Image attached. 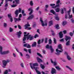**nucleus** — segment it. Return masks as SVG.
Returning a JSON list of instances; mask_svg holds the SVG:
<instances>
[{
    "mask_svg": "<svg viewBox=\"0 0 74 74\" xmlns=\"http://www.w3.org/2000/svg\"><path fill=\"white\" fill-rule=\"evenodd\" d=\"M50 12H51V13H52L54 15H56V12H55V11H54V10H50Z\"/></svg>",
    "mask_w": 74,
    "mask_h": 74,
    "instance_id": "obj_28",
    "label": "nucleus"
},
{
    "mask_svg": "<svg viewBox=\"0 0 74 74\" xmlns=\"http://www.w3.org/2000/svg\"><path fill=\"white\" fill-rule=\"evenodd\" d=\"M56 7H60V4H57L56 5Z\"/></svg>",
    "mask_w": 74,
    "mask_h": 74,
    "instance_id": "obj_53",
    "label": "nucleus"
},
{
    "mask_svg": "<svg viewBox=\"0 0 74 74\" xmlns=\"http://www.w3.org/2000/svg\"><path fill=\"white\" fill-rule=\"evenodd\" d=\"M28 10L29 11H30L31 10V11L30 12H29V15H31L33 13V9H32L31 8H30L29 9H28Z\"/></svg>",
    "mask_w": 74,
    "mask_h": 74,
    "instance_id": "obj_22",
    "label": "nucleus"
},
{
    "mask_svg": "<svg viewBox=\"0 0 74 74\" xmlns=\"http://www.w3.org/2000/svg\"><path fill=\"white\" fill-rule=\"evenodd\" d=\"M30 4L31 6H33V1H31L30 2Z\"/></svg>",
    "mask_w": 74,
    "mask_h": 74,
    "instance_id": "obj_39",
    "label": "nucleus"
},
{
    "mask_svg": "<svg viewBox=\"0 0 74 74\" xmlns=\"http://www.w3.org/2000/svg\"><path fill=\"white\" fill-rule=\"evenodd\" d=\"M20 66L22 68H24V65L23 64V63H21L20 64Z\"/></svg>",
    "mask_w": 74,
    "mask_h": 74,
    "instance_id": "obj_40",
    "label": "nucleus"
},
{
    "mask_svg": "<svg viewBox=\"0 0 74 74\" xmlns=\"http://www.w3.org/2000/svg\"><path fill=\"white\" fill-rule=\"evenodd\" d=\"M19 0H15L13 2V4H19Z\"/></svg>",
    "mask_w": 74,
    "mask_h": 74,
    "instance_id": "obj_13",
    "label": "nucleus"
},
{
    "mask_svg": "<svg viewBox=\"0 0 74 74\" xmlns=\"http://www.w3.org/2000/svg\"><path fill=\"white\" fill-rule=\"evenodd\" d=\"M8 3H7V2L6 1H5V5H4L5 7V8H7V7H8Z\"/></svg>",
    "mask_w": 74,
    "mask_h": 74,
    "instance_id": "obj_33",
    "label": "nucleus"
},
{
    "mask_svg": "<svg viewBox=\"0 0 74 74\" xmlns=\"http://www.w3.org/2000/svg\"><path fill=\"white\" fill-rule=\"evenodd\" d=\"M37 55L39 56H40L41 58H43V57L41 56V55L40 53H37Z\"/></svg>",
    "mask_w": 74,
    "mask_h": 74,
    "instance_id": "obj_35",
    "label": "nucleus"
},
{
    "mask_svg": "<svg viewBox=\"0 0 74 74\" xmlns=\"http://www.w3.org/2000/svg\"><path fill=\"white\" fill-rule=\"evenodd\" d=\"M65 54H66V55L67 59H68V60H70L71 59V57H70V56L68 54V53H67L66 52L65 53Z\"/></svg>",
    "mask_w": 74,
    "mask_h": 74,
    "instance_id": "obj_18",
    "label": "nucleus"
},
{
    "mask_svg": "<svg viewBox=\"0 0 74 74\" xmlns=\"http://www.w3.org/2000/svg\"><path fill=\"white\" fill-rule=\"evenodd\" d=\"M34 17V15L32 14L28 17L27 19L28 20H30V19H33Z\"/></svg>",
    "mask_w": 74,
    "mask_h": 74,
    "instance_id": "obj_16",
    "label": "nucleus"
},
{
    "mask_svg": "<svg viewBox=\"0 0 74 74\" xmlns=\"http://www.w3.org/2000/svg\"><path fill=\"white\" fill-rule=\"evenodd\" d=\"M51 32H52V35L53 36H56L55 33V32H54V31L53 30H51Z\"/></svg>",
    "mask_w": 74,
    "mask_h": 74,
    "instance_id": "obj_32",
    "label": "nucleus"
},
{
    "mask_svg": "<svg viewBox=\"0 0 74 74\" xmlns=\"http://www.w3.org/2000/svg\"><path fill=\"white\" fill-rule=\"evenodd\" d=\"M65 40H66V41H68V40H69V41H70V40H71V37L70 36H66L65 38Z\"/></svg>",
    "mask_w": 74,
    "mask_h": 74,
    "instance_id": "obj_14",
    "label": "nucleus"
},
{
    "mask_svg": "<svg viewBox=\"0 0 74 74\" xmlns=\"http://www.w3.org/2000/svg\"><path fill=\"white\" fill-rule=\"evenodd\" d=\"M67 24V22L65 21H64L62 22V25L63 26H64V25H66Z\"/></svg>",
    "mask_w": 74,
    "mask_h": 74,
    "instance_id": "obj_34",
    "label": "nucleus"
},
{
    "mask_svg": "<svg viewBox=\"0 0 74 74\" xmlns=\"http://www.w3.org/2000/svg\"><path fill=\"white\" fill-rule=\"evenodd\" d=\"M51 73L52 74L56 73V70H55V69L52 68Z\"/></svg>",
    "mask_w": 74,
    "mask_h": 74,
    "instance_id": "obj_17",
    "label": "nucleus"
},
{
    "mask_svg": "<svg viewBox=\"0 0 74 74\" xmlns=\"http://www.w3.org/2000/svg\"><path fill=\"white\" fill-rule=\"evenodd\" d=\"M56 11V12H59V11H60V9L59 8H57L56 9H55Z\"/></svg>",
    "mask_w": 74,
    "mask_h": 74,
    "instance_id": "obj_27",
    "label": "nucleus"
},
{
    "mask_svg": "<svg viewBox=\"0 0 74 74\" xmlns=\"http://www.w3.org/2000/svg\"><path fill=\"white\" fill-rule=\"evenodd\" d=\"M10 62V60H7L6 61L5 60H3L2 61V63H3V68H5L7 63H9Z\"/></svg>",
    "mask_w": 74,
    "mask_h": 74,
    "instance_id": "obj_4",
    "label": "nucleus"
},
{
    "mask_svg": "<svg viewBox=\"0 0 74 74\" xmlns=\"http://www.w3.org/2000/svg\"><path fill=\"white\" fill-rule=\"evenodd\" d=\"M72 12H73V14L74 15V7H73L72 9Z\"/></svg>",
    "mask_w": 74,
    "mask_h": 74,
    "instance_id": "obj_64",
    "label": "nucleus"
},
{
    "mask_svg": "<svg viewBox=\"0 0 74 74\" xmlns=\"http://www.w3.org/2000/svg\"><path fill=\"white\" fill-rule=\"evenodd\" d=\"M55 27H56V28L57 29H59V24H57L56 26H55Z\"/></svg>",
    "mask_w": 74,
    "mask_h": 74,
    "instance_id": "obj_37",
    "label": "nucleus"
},
{
    "mask_svg": "<svg viewBox=\"0 0 74 74\" xmlns=\"http://www.w3.org/2000/svg\"><path fill=\"white\" fill-rule=\"evenodd\" d=\"M0 53L1 55H6L10 53V51H7L3 52V47L0 45Z\"/></svg>",
    "mask_w": 74,
    "mask_h": 74,
    "instance_id": "obj_3",
    "label": "nucleus"
},
{
    "mask_svg": "<svg viewBox=\"0 0 74 74\" xmlns=\"http://www.w3.org/2000/svg\"><path fill=\"white\" fill-rule=\"evenodd\" d=\"M55 68L56 69L58 70V71H59L61 70V68L58 66H55Z\"/></svg>",
    "mask_w": 74,
    "mask_h": 74,
    "instance_id": "obj_25",
    "label": "nucleus"
},
{
    "mask_svg": "<svg viewBox=\"0 0 74 74\" xmlns=\"http://www.w3.org/2000/svg\"><path fill=\"white\" fill-rule=\"evenodd\" d=\"M52 25H53V22L52 21H51L49 22V26H52Z\"/></svg>",
    "mask_w": 74,
    "mask_h": 74,
    "instance_id": "obj_24",
    "label": "nucleus"
},
{
    "mask_svg": "<svg viewBox=\"0 0 74 74\" xmlns=\"http://www.w3.org/2000/svg\"><path fill=\"white\" fill-rule=\"evenodd\" d=\"M9 31L10 33H11L14 31V29L11 27H9Z\"/></svg>",
    "mask_w": 74,
    "mask_h": 74,
    "instance_id": "obj_26",
    "label": "nucleus"
},
{
    "mask_svg": "<svg viewBox=\"0 0 74 74\" xmlns=\"http://www.w3.org/2000/svg\"><path fill=\"white\" fill-rule=\"evenodd\" d=\"M25 29H27V30H31L32 29V28L31 27H29H29L30 26V25L29 24V23H27V24H26L25 25Z\"/></svg>",
    "mask_w": 74,
    "mask_h": 74,
    "instance_id": "obj_8",
    "label": "nucleus"
},
{
    "mask_svg": "<svg viewBox=\"0 0 74 74\" xmlns=\"http://www.w3.org/2000/svg\"><path fill=\"white\" fill-rule=\"evenodd\" d=\"M8 71L6 70L4 72V74H8Z\"/></svg>",
    "mask_w": 74,
    "mask_h": 74,
    "instance_id": "obj_43",
    "label": "nucleus"
},
{
    "mask_svg": "<svg viewBox=\"0 0 74 74\" xmlns=\"http://www.w3.org/2000/svg\"><path fill=\"white\" fill-rule=\"evenodd\" d=\"M29 34H30L29 33H28L27 35H24V36L23 38V43H24V44L26 43V42L25 41H26V40L27 38V40H29L30 41H32V40H33V38H34V36L31 35H29Z\"/></svg>",
    "mask_w": 74,
    "mask_h": 74,
    "instance_id": "obj_1",
    "label": "nucleus"
},
{
    "mask_svg": "<svg viewBox=\"0 0 74 74\" xmlns=\"http://www.w3.org/2000/svg\"><path fill=\"white\" fill-rule=\"evenodd\" d=\"M18 26L19 29H22V27H21L20 25H18Z\"/></svg>",
    "mask_w": 74,
    "mask_h": 74,
    "instance_id": "obj_59",
    "label": "nucleus"
},
{
    "mask_svg": "<svg viewBox=\"0 0 74 74\" xmlns=\"http://www.w3.org/2000/svg\"><path fill=\"white\" fill-rule=\"evenodd\" d=\"M21 11H22V9L21 8H19L18 10H16L15 12V14L16 15V17H17L19 14V13H21Z\"/></svg>",
    "mask_w": 74,
    "mask_h": 74,
    "instance_id": "obj_7",
    "label": "nucleus"
},
{
    "mask_svg": "<svg viewBox=\"0 0 74 74\" xmlns=\"http://www.w3.org/2000/svg\"><path fill=\"white\" fill-rule=\"evenodd\" d=\"M3 26H4V27H7V23H3Z\"/></svg>",
    "mask_w": 74,
    "mask_h": 74,
    "instance_id": "obj_45",
    "label": "nucleus"
},
{
    "mask_svg": "<svg viewBox=\"0 0 74 74\" xmlns=\"http://www.w3.org/2000/svg\"><path fill=\"white\" fill-rule=\"evenodd\" d=\"M8 17L9 18V19H10V18H12V16H11V14H8Z\"/></svg>",
    "mask_w": 74,
    "mask_h": 74,
    "instance_id": "obj_41",
    "label": "nucleus"
},
{
    "mask_svg": "<svg viewBox=\"0 0 74 74\" xmlns=\"http://www.w3.org/2000/svg\"><path fill=\"white\" fill-rule=\"evenodd\" d=\"M36 72L37 74H41V72H40L38 71H36Z\"/></svg>",
    "mask_w": 74,
    "mask_h": 74,
    "instance_id": "obj_56",
    "label": "nucleus"
},
{
    "mask_svg": "<svg viewBox=\"0 0 74 74\" xmlns=\"http://www.w3.org/2000/svg\"><path fill=\"white\" fill-rule=\"evenodd\" d=\"M37 60L38 62V63H41V62H43L42 60H41V59L39 58H38V57H37Z\"/></svg>",
    "mask_w": 74,
    "mask_h": 74,
    "instance_id": "obj_19",
    "label": "nucleus"
},
{
    "mask_svg": "<svg viewBox=\"0 0 74 74\" xmlns=\"http://www.w3.org/2000/svg\"><path fill=\"white\" fill-rule=\"evenodd\" d=\"M54 40V42L55 44H56V39L55 38H53Z\"/></svg>",
    "mask_w": 74,
    "mask_h": 74,
    "instance_id": "obj_50",
    "label": "nucleus"
},
{
    "mask_svg": "<svg viewBox=\"0 0 74 74\" xmlns=\"http://www.w3.org/2000/svg\"><path fill=\"white\" fill-rule=\"evenodd\" d=\"M71 12V9H70L69 11H68V14L69 15V19H71L73 18V15L70 14V12Z\"/></svg>",
    "mask_w": 74,
    "mask_h": 74,
    "instance_id": "obj_9",
    "label": "nucleus"
},
{
    "mask_svg": "<svg viewBox=\"0 0 74 74\" xmlns=\"http://www.w3.org/2000/svg\"><path fill=\"white\" fill-rule=\"evenodd\" d=\"M40 66L41 67V69H45V66H44V65L41 64H40Z\"/></svg>",
    "mask_w": 74,
    "mask_h": 74,
    "instance_id": "obj_29",
    "label": "nucleus"
},
{
    "mask_svg": "<svg viewBox=\"0 0 74 74\" xmlns=\"http://www.w3.org/2000/svg\"><path fill=\"white\" fill-rule=\"evenodd\" d=\"M37 45V43H36V42H34L33 44L32 45V47H36V45Z\"/></svg>",
    "mask_w": 74,
    "mask_h": 74,
    "instance_id": "obj_21",
    "label": "nucleus"
},
{
    "mask_svg": "<svg viewBox=\"0 0 74 74\" xmlns=\"http://www.w3.org/2000/svg\"><path fill=\"white\" fill-rule=\"evenodd\" d=\"M26 58L27 59H30V56L28 54H26Z\"/></svg>",
    "mask_w": 74,
    "mask_h": 74,
    "instance_id": "obj_36",
    "label": "nucleus"
},
{
    "mask_svg": "<svg viewBox=\"0 0 74 74\" xmlns=\"http://www.w3.org/2000/svg\"><path fill=\"white\" fill-rule=\"evenodd\" d=\"M46 48L47 49H50L51 51V53H53L54 51V49L52 48V46L51 45L49 46V45H47V46H46Z\"/></svg>",
    "mask_w": 74,
    "mask_h": 74,
    "instance_id": "obj_6",
    "label": "nucleus"
},
{
    "mask_svg": "<svg viewBox=\"0 0 74 74\" xmlns=\"http://www.w3.org/2000/svg\"><path fill=\"white\" fill-rule=\"evenodd\" d=\"M70 41L69 40L66 43V45L68 46L70 45Z\"/></svg>",
    "mask_w": 74,
    "mask_h": 74,
    "instance_id": "obj_38",
    "label": "nucleus"
},
{
    "mask_svg": "<svg viewBox=\"0 0 74 74\" xmlns=\"http://www.w3.org/2000/svg\"><path fill=\"white\" fill-rule=\"evenodd\" d=\"M15 49L16 50V51L17 52L20 53L21 56H23V54H22V53L21 52H19V50H18V49L17 48H15Z\"/></svg>",
    "mask_w": 74,
    "mask_h": 74,
    "instance_id": "obj_20",
    "label": "nucleus"
},
{
    "mask_svg": "<svg viewBox=\"0 0 74 74\" xmlns=\"http://www.w3.org/2000/svg\"><path fill=\"white\" fill-rule=\"evenodd\" d=\"M69 35H70L72 37V36H73V33L72 32H70L69 33Z\"/></svg>",
    "mask_w": 74,
    "mask_h": 74,
    "instance_id": "obj_62",
    "label": "nucleus"
},
{
    "mask_svg": "<svg viewBox=\"0 0 74 74\" xmlns=\"http://www.w3.org/2000/svg\"><path fill=\"white\" fill-rule=\"evenodd\" d=\"M12 0H5V1L6 2H8V1H10V2H12Z\"/></svg>",
    "mask_w": 74,
    "mask_h": 74,
    "instance_id": "obj_57",
    "label": "nucleus"
},
{
    "mask_svg": "<svg viewBox=\"0 0 74 74\" xmlns=\"http://www.w3.org/2000/svg\"><path fill=\"white\" fill-rule=\"evenodd\" d=\"M22 14H23V16H26V14L25 13V11H24V10H22Z\"/></svg>",
    "mask_w": 74,
    "mask_h": 74,
    "instance_id": "obj_30",
    "label": "nucleus"
},
{
    "mask_svg": "<svg viewBox=\"0 0 74 74\" xmlns=\"http://www.w3.org/2000/svg\"><path fill=\"white\" fill-rule=\"evenodd\" d=\"M32 49H29L28 50V51L29 53H32V52H31Z\"/></svg>",
    "mask_w": 74,
    "mask_h": 74,
    "instance_id": "obj_58",
    "label": "nucleus"
},
{
    "mask_svg": "<svg viewBox=\"0 0 74 74\" xmlns=\"http://www.w3.org/2000/svg\"><path fill=\"white\" fill-rule=\"evenodd\" d=\"M47 41H48V38H45V43H47Z\"/></svg>",
    "mask_w": 74,
    "mask_h": 74,
    "instance_id": "obj_54",
    "label": "nucleus"
},
{
    "mask_svg": "<svg viewBox=\"0 0 74 74\" xmlns=\"http://www.w3.org/2000/svg\"><path fill=\"white\" fill-rule=\"evenodd\" d=\"M33 66V67H34V66H38V64L37 63H35L32 64Z\"/></svg>",
    "mask_w": 74,
    "mask_h": 74,
    "instance_id": "obj_31",
    "label": "nucleus"
},
{
    "mask_svg": "<svg viewBox=\"0 0 74 74\" xmlns=\"http://www.w3.org/2000/svg\"><path fill=\"white\" fill-rule=\"evenodd\" d=\"M50 60L51 63L52 64H53L54 66H56V65H57V62H56V60L54 62H53V60H52V59H51Z\"/></svg>",
    "mask_w": 74,
    "mask_h": 74,
    "instance_id": "obj_12",
    "label": "nucleus"
},
{
    "mask_svg": "<svg viewBox=\"0 0 74 74\" xmlns=\"http://www.w3.org/2000/svg\"><path fill=\"white\" fill-rule=\"evenodd\" d=\"M60 38H62L63 37V34H62V32L61 31L59 33Z\"/></svg>",
    "mask_w": 74,
    "mask_h": 74,
    "instance_id": "obj_15",
    "label": "nucleus"
},
{
    "mask_svg": "<svg viewBox=\"0 0 74 74\" xmlns=\"http://www.w3.org/2000/svg\"><path fill=\"white\" fill-rule=\"evenodd\" d=\"M40 22H41V23H42V26H47V21H42V18H40Z\"/></svg>",
    "mask_w": 74,
    "mask_h": 74,
    "instance_id": "obj_5",
    "label": "nucleus"
},
{
    "mask_svg": "<svg viewBox=\"0 0 74 74\" xmlns=\"http://www.w3.org/2000/svg\"><path fill=\"white\" fill-rule=\"evenodd\" d=\"M60 0H58L56 2V4H59V3H60Z\"/></svg>",
    "mask_w": 74,
    "mask_h": 74,
    "instance_id": "obj_55",
    "label": "nucleus"
},
{
    "mask_svg": "<svg viewBox=\"0 0 74 74\" xmlns=\"http://www.w3.org/2000/svg\"><path fill=\"white\" fill-rule=\"evenodd\" d=\"M10 22H12L13 21V18L12 17V18H10Z\"/></svg>",
    "mask_w": 74,
    "mask_h": 74,
    "instance_id": "obj_61",
    "label": "nucleus"
},
{
    "mask_svg": "<svg viewBox=\"0 0 74 74\" xmlns=\"http://www.w3.org/2000/svg\"><path fill=\"white\" fill-rule=\"evenodd\" d=\"M55 18L57 21H59V17L58 16H56L55 17Z\"/></svg>",
    "mask_w": 74,
    "mask_h": 74,
    "instance_id": "obj_51",
    "label": "nucleus"
},
{
    "mask_svg": "<svg viewBox=\"0 0 74 74\" xmlns=\"http://www.w3.org/2000/svg\"><path fill=\"white\" fill-rule=\"evenodd\" d=\"M38 45H39L41 44V40L40 39H39L38 41Z\"/></svg>",
    "mask_w": 74,
    "mask_h": 74,
    "instance_id": "obj_48",
    "label": "nucleus"
},
{
    "mask_svg": "<svg viewBox=\"0 0 74 74\" xmlns=\"http://www.w3.org/2000/svg\"><path fill=\"white\" fill-rule=\"evenodd\" d=\"M50 5L51 7H53V6H55V4L51 3V4H50Z\"/></svg>",
    "mask_w": 74,
    "mask_h": 74,
    "instance_id": "obj_52",
    "label": "nucleus"
},
{
    "mask_svg": "<svg viewBox=\"0 0 74 74\" xmlns=\"http://www.w3.org/2000/svg\"><path fill=\"white\" fill-rule=\"evenodd\" d=\"M14 19L15 21V22H16V21H21V18H14Z\"/></svg>",
    "mask_w": 74,
    "mask_h": 74,
    "instance_id": "obj_23",
    "label": "nucleus"
},
{
    "mask_svg": "<svg viewBox=\"0 0 74 74\" xmlns=\"http://www.w3.org/2000/svg\"><path fill=\"white\" fill-rule=\"evenodd\" d=\"M66 68H68V69H69L70 70H71V71H73L72 69H71V68H70V67H69V66H66Z\"/></svg>",
    "mask_w": 74,
    "mask_h": 74,
    "instance_id": "obj_42",
    "label": "nucleus"
},
{
    "mask_svg": "<svg viewBox=\"0 0 74 74\" xmlns=\"http://www.w3.org/2000/svg\"><path fill=\"white\" fill-rule=\"evenodd\" d=\"M61 13L62 14H63L64 13V10H63L62 9H61Z\"/></svg>",
    "mask_w": 74,
    "mask_h": 74,
    "instance_id": "obj_49",
    "label": "nucleus"
},
{
    "mask_svg": "<svg viewBox=\"0 0 74 74\" xmlns=\"http://www.w3.org/2000/svg\"><path fill=\"white\" fill-rule=\"evenodd\" d=\"M49 44H52V40L50 39L49 40Z\"/></svg>",
    "mask_w": 74,
    "mask_h": 74,
    "instance_id": "obj_46",
    "label": "nucleus"
},
{
    "mask_svg": "<svg viewBox=\"0 0 74 74\" xmlns=\"http://www.w3.org/2000/svg\"><path fill=\"white\" fill-rule=\"evenodd\" d=\"M62 48L63 47H62V45H61V44L58 45V49H60V50H59L58 49H56V52H57V53H56V55L58 56L60 55V52H62L63 51V49H62Z\"/></svg>",
    "mask_w": 74,
    "mask_h": 74,
    "instance_id": "obj_2",
    "label": "nucleus"
},
{
    "mask_svg": "<svg viewBox=\"0 0 74 74\" xmlns=\"http://www.w3.org/2000/svg\"><path fill=\"white\" fill-rule=\"evenodd\" d=\"M32 63H31L30 64V66L32 69H35V70H36V71H38L37 70H38V69H39V67H33V66H32Z\"/></svg>",
    "mask_w": 74,
    "mask_h": 74,
    "instance_id": "obj_11",
    "label": "nucleus"
},
{
    "mask_svg": "<svg viewBox=\"0 0 74 74\" xmlns=\"http://www.w3.org/2000/svg\"><path fill=\"white\" fill-rule=\"evenodd\" d=\"M16 6H17V5L16 4H13L11 5L12 7L13 8L15 7H16Z\"/></svg>",
    "mask_w": 74,
    "mask_h": 74,
    "instance_id": "obj_44",
    "label": "nucleus"
},
{
    "mask_svg": "<svg viewBox=\"0 0 74 74\" xmlns=\"http://www.w3.org/2000/svg\"><path fill=\"white\" fill-rule=\"evenodd\" d=\"M64 34H66L67 33V31L64 30L63 31Z\"/></svg>",
    "mask_w": 74,
    "mask_h": 74,
    "instance_id": "obj_63",
    "label": "nucleus"
},
{
    "mask_svg": "<svg viewBox=\"0 0 74 74\" xmlns=\"http://www.w3.org/2000/svg\"><path fill=\"white\" fill-rule=\"evenodd\" d=\"M71 22L73 23H74V18H72L71 19Z\"/></svg>",
    "mask_w": 74,
    "mask_h": 74,
    "instance_id": "obj_60",
    "label": "nucleus"
},
{
    "mask_svg": "<svg viewBox=\"0 0 74 74\" xmlns=\"http://www.w3.org/2000/svg\"><path fill=\"white\" fill-rule=\"evenodd\" d=\"M31 47L30 46V45H29V44H27V48H30Z\"/></svg>",
    "mask_w": 74,
    "mask_h": 74,
    "instance_id": "obj_47",
    "label": "nucleus"
},
{
    "mask_svg": "<svg viewBox=\"0 0 74 74\" xmlns=\"http://www.w3.org/2000/svg\"><path fill=\"white\" fill-rule=\"evenodd\" d=\"M22 33L20 31H19V32H17L16 34L17 36V37L18 38H20V37H21V35L22 34Z\"/></svg>",
    "mask_w": 74,
    "mask_h": 74,
    "instance_id": "obj_10",
    "label": "nucleus"
}]
</instances>
